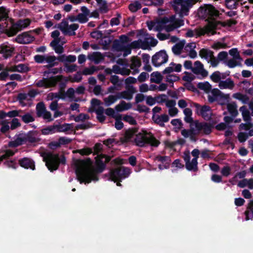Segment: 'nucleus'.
Here are the masks:
<instances>
[{
	"label": "nucleus",
	"mask_w": 253,
	"mask_h": 253,
	"mask_svg": "<svg viewBox=\"0 0 253 253\" xmlns=\"http://www.w3.org/2000/svg\"><path fill=\"white\" fill-rule=\"evenodd\" d=\"M184 74L185 75L182 77V80L187 83H191L195 79V77L191 73L185 71Z\"/></svg>",
	"instance_id": "37998d69"
},
{
	"label": "nucleus",
	"mask_w": 253,
	"mask_h": 253,
	"mask_svg": "<svg viewBox=\"0 0 253 253\" xmlns=\"http://www.w3.org/2000/svg\"><path fill=\"white\" fill-rule=\"evenodd\" d=\"M136 110L138 111L140 113H148L149 112L150 109L145 105H141L140 104H138L137 105Z\"/></svg>",
	"instance_id": "e2e57ef3"
},
{
	"label": "nucleus",
	"mask_w": 253,
	"mask_h": 253,
	"mask_svg": "<svg viewBox=\"0 0 253 253\" xmlns=\"http://www.w3.org/2000/svg\"><path fill=\"white\" fill-rule=\"evenodd\" d=\"M194 67L192 69V72L196 75H201L203 78L208 75V72L204 69L203 64L199 61H196L194 63Z\"/></svg>",
	"instance_id": "f3484780"
},
{
	"label": "nucleus",
	"mask_w": 253,
	"mask_h": 253,
	"mask_svg": "<svg viewBox=\"0 0 253 253\" xmlns=\"http://www.w3.org/2000/svg\"><path fill=\"white\" fill-rule=\"evenodd\" d=\"M102 149H103L102 144H101L100 143H96L94 145V146L93 148V149H92V150H93V151L92 153L93 155H96L97 156L98 155H99V153L101 152V151H102Z\"/></svg>",
	"instance_id": "09e8293b"
},
{
	"label": "nucleus",
	"mask_w": 253,
	"mask_h": 253,
	"mask_svg": "<svg viewBox=\"0 0 253 253\" xmlns=\"http://www.w3.org/2000/svg\"><path fill=\"white\" fill-rule=\"evenodd\" d=\"M170 123L173 126H178L177 128L179 129L183 127V123L182 121L179 119H175L172 120Z\"/></svg>",
	"instance_id": "0e129e2a"
},
{
	"label": "nucleus",
	"mask_w": 253,
	"mask_h": 253,
	"mask_svg": "<svg viewBox=\"0 0 253 253\" xmlns=\"http://www.w3.org/2000/svg\"><path fill=\"white\" fill-rule=\"evenodd\" d=\"M135 145L140 147H144L146 145L157 147L160 144L151 132H148L146 130H142L141 132H137L135 137L133 139Z\"/></svg>",
	"instance_id": "20e7f679"
},
{
	"label": "nucleus",
	"mask_w": 253,
	"mask_h": 253,
	"mask_svg": "<svg viewBox=\"0 0 253 253\" xmlns=\"http://www.w3.org/2000/svg\"><path fill=\"white\" fill-rule=\"evenodd\" d=\"M37 115L38 117H41L46 111V108L43 102H39L36 106Z\"/></svg>",
	"instance_id": "f704fd0d"
},
{
	"label": "nucleus",
	"mask_w": 253,
	"mask_h": 253,
	"mask_svg": "<svg viewBox=\"0 0 253 253\" xmlns=\"http://www.w3.org/2000/svg\"><path fill=\"white\" fill-rule=\"evenodd\" d=\"M245 214L247 220L253 218V200H251L249 203L247 210L245 211Z\"/></svg>",
	"instance_id": "c85d7f7f"
},
{
	"label": "nucleus",
	"mask_w": 253,
	"mask_h": 253,
	"mask_svg": "<svg viewBox=\"0 0 253 253\" xmlns=\"http://www.w3.org/2000/svg\"><path fill=\"white\" fill-rule=\"evenodd\" d=\"M210 78L213 82L219 83L221 81V73L219 71H215L211 75Z\"/></svg>",
	"instance_id": "c03bdc74"
},
{
	"label": "nucleus",
	"mask_w": 253,
	"mask_h": 253,
	"mask_svg": "<svg viewBox=\"0 0 253 253\" xmlns=\"http://www.w3.org/2000/svg\"><path fill=\"white\" fill-rule=\"evenodd\" d=\"M212 96L208 95V101L210 103H213L216 100H225L229 97L228 95H225L217 88H213L211 90Z\"/></svg>",
	"instance_id": "2eb2a0df"
},
{
	"label": "nucleus",
	"mask_w": 253,
	"mask_h": 253,
	"mask_svg": "<svg viewBox=\"0 0 253 253\" xmlns=\"http://www.w3.org/2000/svg\"><path fill=\"white\" fill-rule=\"evenodd\" d=\"M130 174V169L123 167L112 169L110 172V178L112 181L116 182L121 181L123 179L127 177Z\"/></svg>",
	"instance_id": "6e6552de"
},
{
	"label": "nucleus",
	"mask_w": 253,
	"mask_h": 253,
	"mask_svg": "<svg viewBox=\"0 0 253 253\" xmlns=\"http://www.w3.org/2000/svg\"><path fill=\"white\" fill-rule=\"evenodd\" d=\"M145 43L148 46H155L158 42L156 39H154L151 37H149L145 39Z\"/></svg>",
	"instance_id": "de8ad7c7"
},
{
	"label": "nucleus",
	"mask_w": 253,
	"mask_h": 253,
	"mask_svg": "<svg viewBox=\"0 0 253 253\" xmlns=\"http://www.w3.org/2000/svg\"><path fill=\"white\" fill-rule=\"evenodd\" d=\"M110 82L115 86L120 87L122 85L123 80L120 81L119 78L117 75H112L110 79Z\"/></svg>",
	"instance_id": "ea45409f"
},
{
	"label": "nucleus",
	"mask_w": 253,
	"mask_h": 253,
	"mask_svg": "<svg viewBox=\"0 0 253 253\" xmlns=\"http://www.w3.org/2000/svg\"><path fill=\"white\" fill-rule=\"evenodd\" d=\"M199 13L206 16H217L218 15V11L211 5H206L204 7H201Z\"/></svg>",
	"instance_id": "a211bd4d"
},
{
	"label": "nucleus",
	"mask_w": 253,
	"mask_h": 253,
	"mask_svg": "<svg viewBox=\"0 0 253 253\" xmlns=\"http://www.w3.org/2000/svg\"><path fill=\"white\" fill-rule=\"evenodd\" d=\"M234 86V82L230 78L225 81H221L219 83V87L220 89H232Z\"/></svg>",
	"instance_id": "4be33fe9"
},
{
	"label": "nucleus",
	"mask_w": 253,
	"mask_h": 253,
	"mask_svg": "<svg viewBox=\"0 0 253 253\" xmlns=\"http://www.w3.org/2000/svg\"><path fill=\"white\" fill-rule=\"evenodd\" d=\"M246 123H242L240 125L239 128L241 130H249L252 128L253 126V125L252 124L251 121H245Z\"/></svg>",
	"instance_id": "8fccbe9b"
},
{
	"label": "nucleus",
	"mask_w": 253,
	"mask_h": 253,
	"mask_svg": "<svg viewBox=\"0 0 253 253\" xmlns=\"http://www.w3.org/2000/svg\"><path fill=\"white\" fill-rule=\"evenodd\" d=\"M23 144L22 139L21 136L19 135V136L16 138L14 141H11L8 143V147L11 148H16L19 146Z\"/></svg>",
	"instance_id": "c9c22d12"
},
{
	"label": "nucleus",
	"mask_w": 253,
	"mask_h": 253,
	"mask_svg": "<svg viewBox=\"0 0 253 253\" xmlns=\"http://www.w3.org/2000/svg\"><path fill=\"white\" fill-rule=\"evenodd\" d=\"M249 137V135L247 132L238 133V141L240 142H245Z\"/></svg>",
	"instance_id": "338daca9"
},
{
	"label": "nucleus",
	"mask_w": 253,
	"mask_h": 253,
	"mask_svg": "<svg viewBox=\"0 0 253 253\" xmlns=\"http://www.w3.org/2000/svg\"><path fill=\"white\" fill-rule=\"evenodd\" d=\"M77 66L75 64L68 65L67 63L65 64L64 71L67 73H72L77 70Z\"/></svg>",
	"instance_id": "864d4df0"
},
{
	"label": "nucleus",
	"mask_w": 253,
	"mask_h": 253,
	"mask_svg": "<svg viewBox=\"0 0 253 253\" xmlns=\"http://www.w3.org/2000/svg\"><path fill=\"white\" fill-rule=\"evenodd\" d=\"M45 62L49 64H55V65L58 64L56 57L54 55H46Z\"/></svg>",
	"instance_id": "3c124183"
},
{
	"label": "nucleus",
	"mask_w": 253,
	"mask_h": 253,
	"mask_svg": "<svg viewBox=\"0 0 253 253\" xmlns=\"http://www.w3.org/2000/svg\"><path fill=\"white\" fill-rule=\"evenodd\" d=\"M138 132V127L129 128L125 131L124 136L120 138L121 141L122 143L133 142V138L134 136H136V134H137Z\"/></svg>",
	"instance_id": "4468645a"
},
{
	"label": "nucleus",
	"mask_w": 253,
	"mask_h": 253,
	"mask_svg": "<svg viewBox=\"0 0 253 253\" xmlns=\"http://www.w3.org/2000/svg\"><path fill=\"white\" fill-rule=\"evenodd\" d=\"M168 60V55L165 50H161L152 56V62L154 66L159 67L166 63Z\"/></svg>",
	"instance_id": "9b49d317"
},
{
	"label": "nucleus",
	"mask_w": 253,
	"mask_h": 253,
	"mask_svg": "<svg viewBox=\"0 0 253 253\" xmlns=\"http://www.w3.org/2000/svg\"><path fill=\"white\" fill-rule=\"evenodd\" d=\"M183 24V20L176 19L174 15L147 22L149 30L157 32L165 30L169 32L182 26Z\"/></svg>",
	"instance_id": "7ed1b4c3"
},
{
	"label": "nucleus",
	"mask_w": 253,
	"mask_h": 253,
	"mask_svg": "<svg viewBox=\"0 0 253 253\" xmlns=\"http://www.w3.org/2000/svg\"><path fill=\"white\" fill-rule=\"evenodd\" d=\"M141 65V62L140 59L137 57L133 56L131 58V64L130 65L131 69H134V68H139Z\"/></svg>",
	"instance_id": "a19ab883"
},
{
	"label": "nucleus",
	"mask_w": 253,
	"mask_h": 253,
	"mask_svg": "<svg viewBox=\"0 0 253 253\" xmlns=\"http://www.w3.org/2000/svg\"><path fill=\"white\" fill-rule=\"evenodd\" d=\"M24 144H33L40 141V133L37 130H30L27 133L19 134Z\"/></svg>",
	"instance_id": "9d476101"
},
{
	"label": "nucleus",
	"mask_w": 253,
	"mask_h": 253,
	"mask_svg": "<svg viewBox=\"0 0 253 253\" xmlns=\"http://www.w3.org/2000/svg\"><path fill=\"white\" fill-rule=\"evenodd\" d=\"M95 168L90 167L91 161L88 158L85 160H78L76 163L75 173L78 180L80 183H89L92 181H98V174L102 172L106 168V165L111 159V157L105 154H100L95 158Z\"/></svg>",
	"instance_id": "f257e3e1"
},
{
	"label": "nucleus",
	"mask_w": 253,
	"mask_h": 253,
	"mask_svg": "<svg viewBox=\"0 0 253 253\" xmlns=\"http://www.w3.org/2000/svg\"><path fill=\"white\" fill-rule=\"evenodd\" d=\"M197 1V0H173V7L181 17L188 14L189 8Z\"/></svg>",
	"instance_id": "423d86ee"
},
{
	"label": "nucleus",
	"mask_w": 253,
	"mask_h": 253,
	"mask_svg": "<svg viewBox=\"0 0 253 253\" xmlns=\"http://www.w3.org/2000/svg\"><path fill=\"white\" fill-rule=\"evenodd\" d=\"M194 106L196 108V113L198 115H201L204 120L209 121L211 123L215 122L216 121H212L211 122V108L209 106L204 105L201 106L199 104L197 103H193Z\"/></svg>",
	"instance_id": "1a4fd4ad"
},
{
	"label": "nucleus",
	"mask_w": 253,
	"mask_h": 253,
	"mask_svg": "<svg viewBox=\"0 0 253 253\" xmlns=\"http://www.w3.org/2000/svg\"><path fill=\"white\" fill-rule=\"evenodd\" d=\"M83 75L82 72L81 71H78L74 75L73 78L71 79L70 80V81L72 83L77 82L79 83L82 80V76Z\"/></svg>",
	"instance_id": "4d7b16f0"
},
{
	"label": "nucleus",
	"mask_w": 253,
	"mask_h": 253,
	"mask_svg": "<svg viewBox=\"0 0 253 253\" xmlns=\"http://www.w3.org/2000/svg\"><path fill=\"white\" fill-rule=\"evenodd\" d=\"M231 172V169L229 166H224L221 169V173L224 176H228Z\"/></svg>",
	"instance_id": "774afa93"
},
{
	"label": "nucleus",
	"mask_w": 253,
	"mask_h": 253,
	"mask_svg": "<svg viewBox=\"0 0 253 253\" xmlns=\"http://www.w3.org/2000/svg\"><path fill=\"white\" fill-rule=\"evenodd\" d=\"M15 40L19 43L28 44L32 42L34 40V38L28 33H24L17 36Z\"/></svg>",
	"instance_id": "6ab92c4d"
},
{
	"label": "nucleus",
	"mask_w": 253,
	"mask_h": 253,
	"mask_svg": "<svg viewBox=\"0 0 253 253\" xmlns=\"http://www.w3.org/2000/svg\"><path fill=\"white\" fill-rule=\"evenodd\" d=\"M17 72L20 73H26L30 71L29 67L24 64L17 65Z\"/></svg>",
	"instance_id": "6e6d98bb"
},
{
	"label": "nucleus",
	"mask_w": 253,
	"mask_h": 253,
	"mask_svg": "<svg viewBox=\"0 0 253 253\" xmlns=\"http://www.w3.org/2000/svg\"><path fill=\"white\" fill-rule=\"evenodd\" d=\"M76 20L80 23H84L88 21V18L86 15L84 14H80L78 15L76 17Z\"/></svg>",
	"instance_id": "69168bd1"
},
{
	"label": "nucleus",
	"mask_w": 253,
	"mask_h": 253,
	"mask_svg": "<svg viewBox=\"0 0 253 253\" xmlns=\"http://www.w3.org/2000/svg\"><path fill=\"white\" fill-rule=\"evenodd\" d=\"M220 24L219 22L213 20L210 22L205 28L200 29L197 33L196 32L189 31L187 32L186 35L188 37H193L196 34L199 36L205 34L213 35L215 33L214 30L217 29Z\"/></svg>",
	"instance_id": "0eeeda50"
},
{
	"label": "nucleus",
	"mask_w": 253,
	"mask_h": 253,
	"mask_svg": "<svg viewBox=\"0 0 253 253\" xmlns=\"http://www.w3.org/2000/svg\"><path fill=\"white\" fill-rule=\"evenodd\" d=\"M132 107L130 103H126L125 101H121L119 104L115 107V109L118 112H122L130 109Z\"/></svg>",
	"instance_id": "393cba45"
},
{
	"label": "nucleus",
	"mask_w": 253,
	"mask_h": 253,
	"mask_svg": "<svg viewBox=\"0 0 253 253\" xmlns=\"http://www.w3.org/2000/svg\"><path fill=\"white\" fill-rule=\"evenodd\" d=\"M162 97H164L165 98L167 97V95L164 94H160L155 98H153L152 96H147L146 97V103L149 106H152L154 105L156 103V99H159L160 98H161Z\"/></svg>",
	"instance_id": "72a5a7b5"
},
{
	"label": "nucleus",
	"mask_w": 253,
	"mask_h": 253,
	"mask_svg": "<svg viewBox=\"0 0 253 253\" xmlns=\"http://www.w3.org/2000/svg\"><path fill=\"white\" fill-rule=\"evenodd\" d=\"M43 161L48 170L51 172L57 170L60 164H65L66 158L62 155L60 158L59 154H54L52 152L44 153L43 155Z\"/></svg>",
	"instance_id": "39448f33"
},
{
	"label": "nucleus",
	"mask_w": 253,
	"mask_h": 253,
	"mask_svg": "<svg viewBox=\"0 0 253 253\" xmlns=\"http://www.w3.org/2000/svg\"><path fill=\"white\" fill-rule=\"evenodd\" d=\"M42 133L43 135H48L55 133L53 125L48 126L41 130Z\"/></svg>",
	"instance_id": "a18cd8bd"
},
{
	"label": "nucleus",
	"mask_w": 253,
	"mask_h": 253,
	"mask_svg": "<svg viewBox=\"0 0 253 253\" xmlns=\"http://www.w3.org/2000/svg\"><path fill=\"white\" fill-rule=\"evenodd\" d=\"M94 111L97 115L96 118L98 121L101 123H103L106 119V117L103 114L104 111L103 107L99 106Z\"/></svg>",
	"instance_id": "bb28decb"
},
{
	"label": "nucleus",
	"mask_w": 253,
	"mask_h": 253,
	"mask_svg": "<svg viewBox=\"0 0 253 253\" xmlns=\"http://www.w3.org/2000/svg\"><path fill=\"white\" fill-rule=\"evenodd\" d=\"M118 93L115 95H110L108 97L105 98L104 99V102L105 105L107 106H109L114 103L118 99H119L118 97Z\"/></svg>",
	"instance_id": "e433bc0d"
},
{
	"label": "nucleus",
	"mask_w": 253,
	"mask_h": 253,
	"mask_svg": "<svg viewBox=\"0 0 253 253\" xmlns=\"http://www.w3.org/2000/svg\"><path fill=\"white\" fill-rule=\"evenodd\" d=\"M212 51L208 50L207 48H202L200 52L199 55L202 58L205 59L211 58L213 56Z\"/></svg>",
	"instance_id": "2f4dec72"
},
{
	"label": "nucleus",
	"mask_w": 253,
	"mask_h": 253,
	"mask_svg": "<svg viewBox=\"0 0 253 253\" xmlns=\"http://www.w3.org/2000/svg\"><path fill=\"white\" fill-rule=\"evenodd\" d=\"M184 86L188 90L191 91L193 92H196L198 91L197 89L195 86L191 83H185L184 84Z\"/></svg>",
	"instance_id": "680f3d73"
},
{
	"label": "nucleus",
	"mask_w": 253,
	"mask_h": 253,
	"mask_svg": "<svg viewBox=\"0 0 253 253\" xmlns=\"http://www.w3.org/2000/svg\"><path fill=\"white\" fill-rule=\"evenodd\" d=\"M198 88L204 90L206 93H209L211 90V85L208 82L199 83L197 84Z\"/></svg>",
	"instance_id": "c756f323"
},
{
	"label": "nucleus",
	"mask_w": 253,
	"mask_h": 253,
	"mask_svg": "<svg viewBox=\"0 0 253 253\" xmlns=\"http://www.w3.org/2000/svg\"><path fill=\"white\" fill-rule=\"evenodd\" d=\"M236 107L237 106L235 103L228 104L227 105V110L231 116H236L237 115V109Z\"/></svg>",
	"instance_id": "79ce46f5"
},
{
	"label": "nucleus",
	"mask_w": 253,
	"mask_h": 253,
	"mask_svg": "<svg viewBox=\"0 0 253 253\" xmlns=\"http://www.w3.org/2000/svg\"><path fill=\"white\" fill-rule=\"evenodd\" d=\"M88 58L93 61L95 64H99L104 59V56L99 52H95L88 55Z\"/></svg>",
	"instance_id": "5701e85b"
},
{
	"label": "nucleus",
	"mask_w": 253,
	"mask_h": 253,
	"mask_svg": "<svg viewBox=\"0 0 253 253\" xmlns=\"http://www.w3.org/2000/svg\"><path fill=\"white\" fill-rule=\"evenodd\" d=\"M46 55L37 54L34 56V60L38 63H43L45 62Z\"/></svg>",
	"instance_id": "052dcab7"
},
{
	"label": "nucleus",
	"mask_w": 253,
	"mask_h": 253,
	"mask_svg": "<svg viewBox=\"0 0 253 253\" xmlns=\"http://www.w3.org/2000/svg\"><path fill=\"white\" fill-rule=\"evenodd\" d=\"M20 117L25 124H28L35 121V118L29 113H27L23 115H20Z\"/></svg>",
	"instance_id": "58836bf2"
},
{
	"label": "nucleus",
	"mask_w": 253,
	"mask_h": 253,
	"mask_svg": "<svg viewBox=\"0 0 253 253\" xmlns=\"http://www.w3.org/2000/svg\"><path fill=\"white\" fill-rule=\"evenodd\" d=\"M89 117L88 114L81 113L75 118L74 120L76 122H83L85 120L89 119Z\"/></svg>",
	"instance_id": "603ef678"
},
{
	"label": "nucleus",
	"mask_w": 253,
	"mask_h": 253,
	"mask_svg": "<svg viewBox=\"0 0 253 253\" xmlns=\"http://www.w3.org/2000/svg\"><path fill=\"white\" fill-rule=\"evenodd\" d=\"M237 0H226V6L230 9H236L237 7Z\"/></svg>",
	"instance_id": "13d9d810"
},
{
	"label": "nucleus",
	"mask_w": 253,
	"mask_h": 253,
	"mask_svg": "<svg viewBox=\"0 0 253 253\" xmlns=\"http://www.w3.org/2000/svg\"><path fill=\"white\" fill-rule=\"evenodd\" d=\"M136 92L135 88L133 85L126 86V90L118 92L119 99H125L128 100H131L133 97V94Z\"/></svg>",
	"instance_id": "dca6fc26"
},
{
	"label": "nucleus",
	"mask_w": 253,
	"mask_h": 253,
	"mask_svg": "<svg viewBox=\"0 0 253 253\" xmlns=\"http://www.w3.org/2000/svg\"><path fill=\"white\" fill-rule=\"evenodd\" d=\"M151 78L150 79V82L151 83L160 84L163 80V76H162L161 74L158 71L153 72L151 74Z\"/></svg>",
	"instance_id": "cd10ccee"
},
{
	"label": "nucleus",
	"mask_w": 253,
	"mask_h": 253,
	"mask_svg": "<svg viewBox=\"0 0 253 253\" xmlns=\"http://www.w3.org/2000/svg\"><path fill=\"white\" fill-rule=\"evenodd\" d=\"M184 120L186 123L190 124V128L182 129L181 131V135L185 138L189 137L190 140L194 142L197 140L196 136L200 133L210 134L215 124V122L211 123L200 122L197 120H194L191 116H185Z\"/></svg>",
	"instance_id": "f03ea898"
},
{
	"label": "nucleus",
	"mask_w": 253,
	"mask_h": 253,
	"mask_svg": "<svg viewBox=\"0 0 253 253\" xmlns=\"http://www.w3.org/2000/svg\"><path fill=\"white\" fill-rule=\"evenodd\" d=\"M72 124H64L63 125L54 124L55 132H65L71 129Z\"/></svg>",
	"instance_id": "412c9836"
},
{
	"label": "nucleus",
	"mask_w": 253,
	"mask_h": 253,
	"mask_svg": "<svg viewBox=\"0 0 253 253\" xmlns=\"http://www.w3.org/2000/svg\"><path fill=\"white\" fill-rule=\"evenodd\" d=\"M123 120L125 122L128 123L129 124L132 125H135L137 124L136 121L133 117L130 115H125L123 117Z\"/></svg>",
	"instance_id": "5fc2aeb1"
},
{
	"label": "nucleus",
	"mask_w": 253,
	"mask_h": 253,
	"mask_svg": "<svg viewBox=\"0 0 253 253\" xmlns=\"http://www.w3.org/2000/svg\"><path fill=\"white\" fill-rule=\"evenodd\" d=\"M15 48H0V53L5 59L11 56Z\"/></svg>",
	"instance_id": "4c0bfd02"
},
{
	"label": "nucleus",
	"mask_w": 253,
	"mask_h": 253,
	"mask_svg": "<svg viewBox=\"0 0 253 253\" xmlns=\"http://www.w3.org/2000/svg\"><path fill=\"white\" fill-rule=\"evenodd\" d=\"M75 91L73 88H69L66 92L62 93V96L64 97V99H65L66 97H68L71 100L78 101V100L77 99H75Z\"/></svg>",
	"instance_id": "473e14b6"
},
{
	"label": "nucleus",
	"mask_w": 253,
	"mask_h": 253,
	"mask_svg": "<svg viewBox=\"0 0 253 253\" xmlns=\"http://www.w3.org/2000/svg\"><path fill=\"white\" fill-rule=\"evenodd\" d=\"M77 152L82 155H89L93 153L92 149L89 147H85L81 149L76 150Z\"/></svg>",
	"instance_id": "49530a36"
},
{
	"label": "nucleus",
	"mask_w": 253,
	"mask_h": 253,
	"mask_svg": "<svg viewBox=\"0 0 253 253\" xmlns=\"http://www.w3.org/2000/svg\"><path fill=\"white\" fill-rule=\"evenodd\" d=\"M239 110L242 112L243 119L244 121H251L250 113L246 106H243L241 107Z\"/></svg>",
	"instance_id": "7c9ffc66"
},
{
	"label": "nucleus",
	"mask_w": 253,
	"mask_h": 253,
	"mask_svg": "<svg viewBox=\"0 0 253 253\" xmlns=\"http://www.w3.org/2000/svg\"><path fill=\"white\" fill-rule=\"evenodd\" d=\"M141 5L140 3L138 1H135L131 4H130L129 6V8L130 11L132 12H135L137 10L141 8Z\"/></svg>",
	"instance_id": "bf43d9fd"
},
{
	"label": "nucleus",
	"mask_w": 253,
	"mask_h": 253,
	"mask_svg": "<svg viewBox=\"0 0 253 253\" xmlns=\"http://www.w3.org/2000/svg\"><path fill=\"white\" fill-rule=\"evenodd\" d=\"M60 33L58 31L55 30L51 33V36L53 39L51 42L50 45L52 47H62L66 43V41L64 38L59 37Z\"/></svg>",
	"instance_id": "ddd939ff"
},
{
	"label": "nucleus",
	"mask_w": 253,
	"mask_h": 253,
	"mask_svg": "<svg viewBox=\"0 0 253 253\" xmlns=\"http://www.w3.org/2000/svg\"><path fill=\"white\" fill-rule=\"evenodd\" d=\"M169 117L167 114L161 115V116H157L155 120H154V122L159 125L161 127L165 126L164 123L169 122Z\"/></svg>",
	"instance_id": "b1692460"
},
{
	"label": "nucleus",
	"mask_w": 253,
	"mask_h": 253,
	"mask_svg": "<svg viewBox=\"0 0 253 253\" xmlns=\"http://www.w3.org/2000/svg\"><path fill=\"white\" fill-rule=\"evenodd\" d=\"M19 165L25 169H35V166L34 161L30 158H24L19 160Z\"/></svg>",
	"instance_id": "aec40b11"
},
{
	"label": "nucleus",
	"mask_w": 253,
	"mask_h": 253,
	"mask_svg": "<svg viewBox=\"0 0 253 253\" xmlns=\"http://www.w3.org/2000/svg\"><path fill=\"white\" fill-rule=\"evenodd\" d=\"M185 167L188 170L197 171L198 170V161L196 158H193L191 162L185 164Z\"/></svg>",
	"instance_id": "a878e982"
},
{
	"label": "nucleus",
	"mask_w": 253,
	"mask_h": 253,
	"mask_svg": "<svg viewBox=\"0 0 253 253\" xmlns=\"http://www.w3.org/2000/svg\"><path fill=\"white\" fill-rule=\"evenodd\" d=\"M79 28L77 24H72L69 25L66 21L62 22L60 25L59 28L62 32L70 36L75 35V31Z\"/></svg>",
	"instance_id": "f8f14e48"
}]
</instances>
